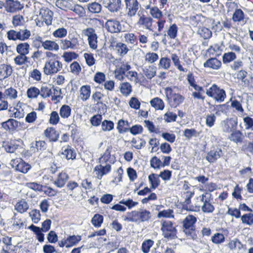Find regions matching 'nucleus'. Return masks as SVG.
<instances>
[{
    "mask_svg": "<svg viewBox=\"0 0 253 253\" xmlns=\"http://www.w3.org/2000/svg\"><path fill=\"white\" fill-rule=\"evenodd\" d=\"M228 138L231 141L236 143V144H241L243 142L244 136L243 133L240 130H234L231 132Z\"/></svg>",
    "mask_w": 253,
    "mask_h": 253,
    "instance_id": "a211bd4d",
    "label": "nucleus"
},
{
    "mask_svg": "<svg viewBox=\"0 0 253 253\" xmlns=\"http://www.w3.org/2000/svg\"><path fill=\"white\" fill-rule=\"evenodd\" d=\"M151 105L156 110H163L165 107V103L162 99L159 97H155L150 102Z\"/></svg>",
    "mask_w": 253,
    "mask_h": 253,
    "instance_id": "bb28decb",
    "label": "nucleus"
},
{
    "mask_svg": "<svg viewBox=\"0 0 253 253\" xmlns=\"http://www.w3.org/2000/svg\"><path fill=\"white\" fill-rule=\"evenodd\" d=\"M105 28L107 31L111 33H118L125 32L120 23L116 20H108L105 23Z\"/></svg>",
    "mask_w": 253,
    "mask_h": 253,
    "instance_id": "0eeeda50",
    "label": "nucleus"
},
{
    "mask_svg": "<svg viewBox=\"0 0 253 253\" xmlns=\"http://www.w3.org/2000/svg\"><path fill=\"white\" fill-rule=\"evenodd\" d=\"M198 33L201 37H203L204 39H209L211 37L212 35L211 31L209 29L206 27H201L199 28Z\"/></svg>",
    "mask_w": 253,
    "mask_h": 253,
    "instance_id": "4c0bfd02",
    "label": "nucleus"
},
{
    "mask_svg": "<svg viewBox=\"0 0 253 253\" xmlns=\"http://www.w3.org/2000/svg\"><path fill=\"white\" fill-rule=\"evenodd\" d=\"M103 131H110L114 128V123L111 121L104 120L101 124Z\"/></svg>",
    "mask_w": 253,
    "mask_h": 253,
    "instance_id": "680f3d73",
    "label": "nucleus"
},
{
    "mask_svg": "<svg viewBox=\"0 0 253 253\" xmlns=\"http://www.w3.org/2000/svg\"><path fill=\"white\" fill-rule=\"evenodd\" d=\"M126 42L131 44H135L137 42L136 36L133 33H127L124 36Z\"/></svg>",
    "mask_w": 253,
    "mask_h": 253,
    "instance_id": "338daca9",
    "label": "nucleus"
},
{
    "mask_svg": "<svg viewBox=\"0 0 253 253\" xmlns=\"http://www.w3.org/2000/svg\"><path fill=\"white\" fill-rule=\"evenodd\" d=\"M196 221V217L192 215L187 216L183 221L184 233L193 239L197 238L194 225Z\"/></svg>",
    "mask_w": 253,
    "mask_h": 253,
    "instance_id": "f03ea898",
    "label": "nucleus"
},
{
    "mask_svg": "<svg viewBox=\"0 0 253 253\" xmlns=\"http://www.w3.org/2000/svg\"><path fill=\"white\" fill-rule=\"evenodd\" d=\"M62 155H63L67 160H74L76 158V153L75 150L69 145L62 148Z\"/></svg>",
    "mask_w": 253,
    "mask_h": 253,
    "instance_id": "5701e85b",
    "label": "nucleus"
},
{
    "mask_svg": "<svg viewBox=\"0 0 253 253\" xmlns=\"http://www.w3.org/2000/svg\"><path fill=\"white\" fill-rule=\"evenodd\" d=\"M9 112H12V114H10V116L11 117L20 119L23 118L25 115L24 110L21 108H13L12 109H9Z\"/></svg>",
    "mask_w": 253,
    "mask_h": 253,
    "instance_id": "72a5a7b5",
    "label": "nucleus"
},
{
    "mask_svg": "<svg viewBox=\"0 0 253 253\" xmlns=\"http://www.w3.org/2000/svg\"><path fill=\"white\" fill-rule=\"evenodd\" d=\"M151 214L149 211L146 210H140V222L148 221L151 217Z\"/></svg>",
    "mask_w": 253,
    "mask_h": 253,
    "instance_id": "3c124183",
    "label": "nucleus"
},
{
    "mask_svg": "<svg viewBox=\"0 0 253 253\" xmlns=\"http://www.w3.org/2000/svg\"><path fill=\"white\" fill-rule=\"evenodd\" d=\"M166 89L169 91V97L168 95H167V96L169 99V102L171 107L176 108L184 101V96L178 93H173L172 89L170 87H167Z\"/></svg>",
    "mask_w": 253,
    "mask_h": 253,
    "instance_id": "423d86ee",
    "label": "nucleus"
},
{
    "mask_svg": "<svg viewBox=\"0 0 253 253\" xmlns=\"http://www.w3.org/2000/svg\"><path fill=\"white\" fill-rule=\"evenodd\" d=\"M69 178L68 175L64 172H61L58 174L57 179L54 184L59 188L63 187Z\"/></svg>",
    "mask_w": 253,
    "mask_h": 253,
    "instance_id": "6ab92c4d",
    "label": "nucleus"
},
{
    "mask_svg": "<svg viewBox=\"0 0 253 253\" xmlns=\"http://www.w3.org/2000/svg\"><path fill=\"white\" fill-rule=\"evenodd\" d=\"M25 23L24 17L20 15H16L13 17L12 24L14 26L23 25Z\"/></svg>",
    "mask_w": 253,
    "mask_h": 253,
    "instance_id": "4d7b16f0",
    "label": "nucleus"
},
{
    "mask_svg": "<svg viewBox=\"0 0 253 253\" xmlns=\"http://www.w3.org/2000/svg\"><path fill=\"white\" fill-rule=\"evenodd\" d=\"M31 168V166L28 163H26L23 161H20V162L16 165L15 169L21 172L26 173Z\"/></svg>",
    "mask_w": 253,
    "mask_h": 253,
    "instance_id": "473e14b6",
    "label": "nucleus"
},
{
    "mask_svg": "<svg viewBox=\"0 0 253 253\" xmlns=\"http://www.w3.org/2000/svg\"><path fill=\"white\" fill-rule=\"evenodd\" d=\"M111 150V146H108L104 154L99 159L100 163H106L108 161L110 157V153Z\"/></svg>",
    "mask_w": 253,
    "mask_h": 253,
    "instance_id": "603ef678",
    "label": "nucleus"
},
{
    "mask_svg": "<svg viewBox=\"0 0 253 253\" xmlns=\"http://www.w3.org/2000/svg\"><path fill=\"white\" fill-rule=\"evenodd\" d=\"M29 215L31 217L33 222L37 223L40 220L41 213L39 210H33L29 212Z\"/></svg>",
    "mask_w": 253,
    "mask_h": 253,
    "instance_id": "8fccbe9b",
    "label": "nucleus"
},
{
    "mask_svg": "<svg viewBox=\"0 0 253 253\" xmlns=\"http://www.w3.org/2000/svg\"><path fill=\"white\" fill-rule=\"evenodd\" d=\"M170 59L167 57H162L160 59L159 63L158 64L159 69H163L168 70L170 66Z\"/></svg>",
    "mask_w": 253,
    "mask_h": 253,
    "instance_id": "58836bf2",
    "label": "nucleus"
},
{
    "mask_svg": "<svg viewBox=\"0 0 253 253\" xmlns=\"http://www.w3.org/2000/svg\"><path fill=\"white\" fill-rule=\"evenodd\" d=\"M153 19L150 17L141 16L139 18L138 23L139 24L143 25L147 29L152 31L151 27L152 26Z\"/></svg>",
    "mask_w": 253,
    "mask_h": 253,
    "instance_id": "cd10ccee",
    "label": "nucleus"
},
{
    "mask_svg": "<svg viewBox=\"0 0 253 253\" xmlns=\"http://www.w3.org/2000/svg\"><path fill=\"white\" fill-rule=\"evenodd\" d=\"M19 126V122L16 120L10 119L7 121L1 123V126L5 129H15Z\"/></svg>",
    "mask_w": 253,
    "mask_h": 253,
    "instance_id": "393cba45",
    "label": "nucleus"
},
{
    "mask_svg": "<svg viewBox=\"0 0 253 253\" xmlns=\"http://www.w3.org/2000/svg\"><path fill=\"white\" fill-rule=\"evenodd\" d=\"M241 221L243 223L246 224L248 225L253 224V214L252 213L244 214L241 217Z\"/></svg>",
    "mask_w": 253,
    "mask_h": 253,
    "instance_id": "49530a36",
    "label": "nucleus"
},
{
    "mask_svg": "<svg viewBox=\"0 0 253 253\" xmlns=\"http://www.w3.org/2000/svg\"><path fill=\"white\" fill-rule=\"evenodd\" d=\"M127 15L131 17L136 15L139 8V3L137 0H125Z\"/></svg>",
    "mask_w": 253,
    "mask_h": 253,
    "instance_id": "6e6552de",
    "label": "nucleus"
},
{
    "mask_svg": "<svg viewBox=\"0 0 253 253\" xmlns=\"http://www.w3.org/2000/svg\"><path fill=\"white\" fill-rule=\"evenodd\" d=\"M40 93V90L36 87H31L27 91V96L29 98H36Z\"/></svg>",
    "mask_w": 253,
    "mask_h": 253,
    "instance_id": "09e8293b",
    "label": "nucleus"
},
{
    "mask_svg": "<svg viewBox=\"0 0 253 253\" xmlns=\"http://www.w3.org/2000/svg\"><path fill=\"white\" fill-rule=\"evenodd\" d=\"M40 92L41 95L43 98L49 97L52 94L51 88L47 85H42Z\"/></svg>",
    "mask_w": 253,
    "mask_h": 253,
    "instance_id": "69168bd1",
    "label": "nucleus"
},
{
    "mask_svg": "<svg viewBox=\"0 0 253 253\" xmlns=\"http://www.w3.org/2000/svg\"><path fill=\"white\" fill-rule=\"evenodd\" d=\"M244 14L243 11L240 9H236L232 17V19L234 22H240L243 20Z\"/></svg>",
    "mask_w": 253,
    "mask_h": 253,
    "instance_id": "de8ad7c7",
    "label": "nucleus"
},
{
    "mask_svg": "<svg viewBox=\"0 0 253 253\" xmlns=\"http://www.w3.org/2000/svg\"><path fill=\"white\" fill-rule=\"evenodd\" d=\"M78 45V41L77 38L68 37L64 40H60V47L63 50L74 49Z\"/></svg>",
    "mask_w": 253,
    "mask_h": 253,
    "instance_id": "1a4fd4ad",
    "label": "nucleus"
},
{
    "mask_svg": "<svg viewBox=\"0 0 253 253\" xmlns=\"http://www.w3.org/2000/svg\"><path fill=\"white\" fill-rule=\"evenodd\" d=\"M237 122L233 118H228L221 122V125L223 131L227 133L232 132L237 126Z\"/></svg>",
    "mask_w": 253,
    "mask_h": 253,
    "instance_id": "9d476101",
    "label": "nucleus"
},
{
    "mask_svg": "<svg viewBox=\"0 0 253 253\" xmlns=\"http://www.w3.org/2000/svg\"><path fill=\"white\" fill-rule=\"evenodd\" d=\"M30 45L27 42L20 43L17 45L16 51L19 54L25 55L29 52Z\"/></svg>",
    "mask_w": 253,
    "mask_h": 253,
    "instance_id": "a878e982",
    "label": "nucleus"
},
{
    "mask_svg": "<svg viewBox=\"0 0 253 253\" xmlns=\"http://www.w3.org/2000/svg\"><path fill=\"white\" fill-rule=\"evenodd\" d=\"M84 56L85 60L86 63L88 66H92L95 63V59L94 58L93 54L85 53H84Z\"/></svg>",
    "mask_w": 253,
    "mask_h": 253,
    "instance_id": "6e6d98bb",
    "label": "nucleus"
},
{
    "mask_svg": "<svg viewBox=\"0 0 253 253\" xmlns=\"http://www.w3.org/2000/svg\"><path fill=\"white\" fill-rule=\"evenodd\" d=\"M223 155V152L220 149L211 150L208 153L206 159L210 163H214Z\"/></svg>",
    "mask_w": 253,
    "mask_h": 253,
    "instance_id": "ddd939ff",
    "label": "nucleus"
},
{
    "mask_svg": "<svg viewBox=\"0 0 253 253\" xmlns=\"http://www.w3.org/2000/svg\"><path fill=\"white\" fill-rule=\"evenodd\" d=\"M206 94L218 102H223L226 97L224 90L220 88L215 84H212L211 86L207 89Z\"/></svg>",
    "mask_w": 253,
    "mask_h": 253,
    "instance_id": "20e7f679",
    "label": "nucleus"
},
{
    "mask_svg": "<svg viewBox=\"0 0 253 253\" xmlns=\"http://www.w3.org/2000/svg\"><path fill=\"white\" fill-rule=\"evenodd\" d=\"M103 216L98 214H96L92 218L91 222L94 226L96 227H100L103 222Z\"/></svg>",
    "mask_w": 253,
    "mask_h": 253,
    "instance_id": "bf43d9fd",
    "label": "nucleus"
},
{
    "mask_svg": "<svg viewBox=\"0 0 253 253\" xmlns=\"http://www.w3.org/2000/svg\"><path fill=\"white\" fill-rule=\"evenodd\" d=\"M221 66V62L216 58H211L204 63V67L213 70H218Z\"/></svg>",
    "mask_w": 253,
    "mask_h": 253,
    "instance_id": "f3484780",
    "label": "nucleus"
},
{
    "mask_svg": "<svg viewBox=\"0 0 253 253\" xmlns=\"http://www.w3.org/2000/svg\"><path fill=\"white\" fill-rule=\"evenodd\" d=\"M126 126H129L127 121H125L122 119L119 121L117 128L120 133H123L128 131L129 128L125 127Z\"/></svg>",
    "mask_w": 253,
    "mask_h": 253,
    "instance_id": "f704fd0d",
    "label": "nucleus"
},
{
    "mask_svg": "<svg viewBox=\"0 0 253 253\" xmlns=\"http://www.w3.org/2000/svg\"><path fill=\"white\" fill-rule=\"evenodd\" d=\"M45 136L52 141H56L59 136V133L53 127H48L44 130Z\"/></svg>",
    "mask_w": 253,
    "mask_h": 253,
    "instance_id": "412c9836",
    "label": "nucleus"
},
{
    "mask_svg": "<svg viewBox=\"0 0 253 253\" xmlns=\"http://www.w3.org/2000/svg\"><path fill=\"white\" fill-rule=\"evenodd\" d=\"M197 131L193 128L192 129H185L183 132V135L187 139H190L193 136L197 135Z\"/></svg>",
    "mask_w": 253,
    "mask_h": 253,
    "instance_id": "052dcab7",
    "label": "nucleus"
},
{
    "mask_svg": "<svg viewBox=\"0 0 253 253\" xmlns=\"http://www.w3.org/2000/svg\"><path fill=\"white\" fill-rule=\"evenodd\" d=\"M171 59L174 65L180 71L183 72H187L188 70L184 68L180 64L179 57L175 53H172L170 55Z\"/></svg>",
    "mask_w": 253,
    "mask_h": 253,
    "instance_id": "2f4dec72",
    "label": "nucleus"
},
{
    "mask_svg": "<svg viewBox=\"0 0 253 253\" xmlns=\"http://www.w3.org/2000/svg\"><path fill=\"white\" fill-rule=\"evenodd\" d=\"M159 175L155 173H152L148 176V179L151 183V187L152 189H156L160 185V180Z\"/></svg>",
    "mask_w": 253,
    "mask_h": 253,
    "instance_id": "c756f323",
    "label": "nucleus"
},
{
    "mask_svg": "<svg viewBox=\"0 0 253 253\" xmlns=\"http://www.w3.org/2000/svg\"><path fill=\"white\" fill-rule=\"evenodd\" d=\"M12 68L9 65H0V80L2 81L9 77L12 73Z\"/></svg>",
    "mask_w": 253,
    "mask_h": 253,
    "instance_id": "4468645a",
    "label": "nucleus"
},
{
    "mask_svg": "<svg viewBox=\"0 0 253 253\" xmlns=\"http://www.w3.org/2000/svg\"><path fill=\"white\" fill-rule=\"evenodd\" d=\"M161 230L164 237L169 240H173L177 238V230L170 221H163L162 222Z\"/></svg>",
    "mask_w": 253,
    "mask_h": 253,
    "instance_id": "7ed1b4c3",
    "label": "nucleus"
},
{
    "mask_svg": "<svg viewBox=\"0 0 253 253\" xmlns=\"http://www.w3.org/2000/svg\"><path fill=\"white\" fill-rule=\"evenodd\" d=\"M29 209L28 203L24 200H21L15 206L16 210L20 213H23Z\"/></svg>",
    "mask_w": 253,
    "mask_h": 253,
    "instance_id": "e433bc0d",
    "label": "nucleus"
},
{
    "mask_svg": "<svg viewBox=\"0 0 253 253\" xmlns=\"http://www.w3.org/2000/svg\"><path fill=\"white\" fill-rule=\"evenodd\" d=\"M43 22L46 25H50L52 23L53 12L49 9H41L40 12Z\"/></svg>",
    "mask_w": 253,
    "mask_h": 253,
    "instance_id": "dca6fc26",
    "label": "nucleus"
},
{
    "mask_svg": "<svg viewBox=\"0 0 253 253\" xmlns=\"http://www.w3.org/2000/svg\"><path fill=\"white\" fill-rule=\"evenodd\" d=\"M42 47L45 50L57 51L59 48L58 44L54 41L46 40L43 42Z\"/></svg>",
    "mask_w": 253,
    "mask_h": 253,
    "instance_id": "c85d7f7f",
    "label": "nucleus"
},
{
    "mask_svg": "<svg viewBox=\"0 0 253 253\" xmlns=\"http://www.w3.org/2000/svg\"><path fill=\"white\" fill-rule=\"evenodd\" d=\"M154 241L151 240L144 241L142 245V251L144 253H148L150 248L153 245Z\"/></svg>",
    "mask_w": 253,
    "mask_h": 253,
    "instance_id": "864d4df0",
    "label": "nucleus"
},
{
    "mask_svg": "<svg viewBox=\"0 0 253 253\" xmlns=\"http://www.w3.org/2000/svg\"><path fill=\"white\" fill-rule=\"evenodd\" d=\"M116 48L120 53L121 56L126 55L128 51L126 45L122 42H118L116 45Z\"/></svg>",
    "mask_w": 253,
    "mask_h": 253,
    "instance_id": "37998d69",
    "label": "nucleus"
},
{
    "mask_svg": "<svg viewBox=\"0 0 253 253\" xmlns=\"http://www.w3.org/2000/svg\"><path fill=\"white\" fill-rule=\"evenodd\" d=\"M4 93V98H9L11 99H15L17 96V92L16 90L13 88L10 87L6 89Z\"/></svg>",
    "mask_w": 253,
    "mask_h": 253,
    "instance_id": "a19ab883",
    "label": "nucleus"
},
{
    "mask_svg": "<svg viewBox=\"0 0 253 253\" xmlns=\"http://www.w3.org/2000/svg\"><path fill=\"white\" fill-rule=\"evenodd\" d=\"M81 99L83 101H85L89 99L91 94L90 85H84L81 87L80 89Z\"/></svg>",
    "mask_w": 253,
    "mask_h": 253,
    "instance_id": "4be33fe9",
    "label": "nucleus"
},
{
    "mask_svg": "<svg viewBox=\"0 0 253 253\" xmlns=\"http://www.w3.org/2000/svg\"><path fill=\"white\" fill-rule=\"evenodd\" d=\"M236 58V55L234 52H228L225 53L222 56L224 63H229Z\"/></svg>",
    "mask_w": 253,
    "mask_h": 253,
    "instance_id": "a18cd8bd",
    "label": "nucleus"
},
{
    "mask_svg": "<svg viewBox=\"0 0 253 253\" xmlns=\"http://www.w3.org/2000/svg\"><path fill=\"white\" fill-rule=\"evenodd\" d=\"M211 195L206 192L197 198L199 202L195 205V209L192 207L189 209L190 211H199L200 208L203 212L205 213H212L214 210V207L211 204Z\"/></svg>",
    "mask_w": 253,
    "mask_h": 253,
    "instance_id": "f257e3e1",
    "label": "nucleus"
},
{
    "mask_svg": "<svg viewBox=\"0 0 253 253\" xmlns=\"http://www.w3.org/2000/svg\"><path fill=\"white\" fill-rule=\"evenodd\" d=\"M22 6L20 2L17 0H9L7 1V11L10 12H14L17 10H21Z\"/></svg>",
    "mask_w": 253,
    "mask_h": 253,
    "instance_id": "b1692460",
    "label": "nucleus"
},
{
    "mask_svg": "<svg viewBox=\"0 0 253 253\" xmlns=\"http://www.w3.org/2000/svg\"><path fill=\"white\" fill-rule=\"evenodd\" d=\"M81 236L80 235H72L69 236L67 238V241L68 242V244L67 245V247H70L76 245L81 240Z\"/></svg>",
    "mask_w": 253,
    "mask_h": 253,
    "instance_id": "79ce46f5",
    "label": "nucleus"
},
{
    "mask_svg": "<svg viewBox=\"0 0 253 253\" xmlns=\"http://www.w3.org/2000/svg\"><path fill=\"white\" fill-rule=\"evenodd\" d=\"M102 6L101 4L96 2L89 3L88 5V10L92 13H98L100 12Z\"/></svg>",
    "mask_w": 253,
    "mask_h": 253,
    "instance_id": "ea45409f",
    "label": "nucleus"
},
{
    "mask_svg": "<svg viewBox=\"0 0 253 253\" xmlns=\"http://www.w3.org/2000/svg\"><path fill=\"white\" fill-rule=\"evenodd\" d=\"M156 67L153 65L144 66L142 68V70L145 76L148 79H152L156 76Z\"/></svg>",
    "mask_w": 253,
    "mask_h": 253,
    "instance_id": "aec40b11",
    "label": "nucleus"
},
{
    "mask_svg": "<svg viewBox=\"0 0 253 253\" xmlns=\"http://www.w3.org/2000/svg\"><path fill=\"white\" fill-rule=\"evenodd\" d=\"M67 34V31L64 28H60L54 31L52 34L54 37L62 38L65 37Z\"/></svg>",
    "mask_w": 253,
    "mask_h": 253,
    "instance_id": "5fc2aeb1",
    "label": "nucleus"
},
{
    "mask_svg": "<svg viewBox=\"0 0 253 253\" xmlns=\"http://www.w3.org/2000/svg\"><path fill=\"white\" fill-rule=\"evenodd\" d=\"M140 210L132 211L127 212L126 215L123 216L124 220L128 222H140Z\"/></svg>",
    "mask_w": 253,
    "mask_h": 253,
    "instance_id": "2eb2a0df",
    "label": "nucleus"
},
{
    "mask_svg": "<svg viewBox=\"0 0 253 253\" xmlns=\"http://www.w3.org/2000/svg\"><path fill=\"white\" fill-rule=\"evenodd\" d=\"M103 4L110 12H117L121 8V0H103Z\"/></svg>",
    "mask_w": 253,
    "mask_h": 253,
    "instance_id": "9b49d317",
    "label": "nucleus"
},
{
    "mask_svg": "<svg viewBox=\"0 0 253 253\" xmlns=\"http://www.w3.org/2000/svg\"><path fill=\"white\" fill-rule=\"evenodd\" d=\"M62 68V64L59 61H46L43 68V72L46 75L57 73Z\"/></svg>",
    "mask_w": 253,
    "mask_h": 253,
    "instance_id": "39448f33",
    "label": "nucleus"
},
{
    "mask_svg": "<svg viewBox=\"0 0 253 253\" xmlns=\"http://www.w3.org/2000/svg\"><path fill=\"white\" fill-rule=\"evenodd\" d=\"M100 163V165L97 166L94 168V171H96V174L99 178H101L102 176L108 173L111 170V165L109 164Z\"/></svg>",
    "mask_w": 253,
    "mask_h": 253,
    "instance_id": "f8f14e48",
    "label": "nucleus"
},
{
    "mask_svg": "<svg viewBox=\"0 0 253 253\" xmlns=\"http://www.w3.org/2000/svg\"><path fill=\"white\" fill-rule=\"evenodd\" d=\"M158 58V54L154 52H149L145 55V60L151 64L156 61Z\"/></svg>",
    "mask_w": 253,
    "mask_h": 253,
    "instance_id": "13d9d810",
    "label": "nucleus"
},
{
    "mask_svg": "<svg viewBox=\"0 0 253 253\" xmlns=\"http://www.w3.org/2000/svg\"><path fill=\"white\" fill-rule=\"evenodd\" d=\"M71 107L67 105H64L60 109L59 114L62 118L67 119L71 115Z\"/></svg>",
    "mask_w": 253,
    "mask_h": 253,
    "instance_id": "c9c22d12",
    "label": "nucleus"
},
{
    "mask_svg": "<svg viewBox=\"0 0 253 253\" xmlns=\"http://www.w3.org/2000/svg\"><path fill=\"white\" fill-rule=\"evenodd\" d=\"M178 27L175 24L171 25L167 31L168 36L170 39H174L177 37Z\"/></svg>",
    "mask_w": 253,
    "mask_h": 253,
    "instance_id": "c03bdc74",
    "label": "nucleus"
},
{
    "mask_svg": "<svg viewBox=\"0 0 253 253\" xmlns=\"http://www.w3.org/2000/svg\"><path fill=\"white\" fill-rule=\"evenodd\" d=\"M27 60L28 57L22 54L17 55L14 59L15 63L18 65H22L25 64L27 62Z\"/></svg>",
    "mask_w": 253,
    "mask_h": 253,
    "instance_id": "e2e57ef3",
    "label": "nucleus"
},
{
    "mask_svg": "<svg viewBox=\"0 0 253 253\" xmlns=\"http://www.w3.org/2000/svg\"><path fill=\"white\" fill-rule=\"evenodd\" d=\"M225 239L224 236L222 234L217 233L215 234L211 238L213 243L218 244L224 242Z\"/></svg>",
    "mask_w": 253,
    "mask_h": 253,
    "instance_id": "0e129e2a",
    "label": "nucleus"
},
{
    "mask_svg": "<svg viewBox=\"0 0 253 253\" xmlns=\"http://www.w3.org/2000/svg\"><path fill=\"white\" fill-rule=\"evenodd\" d=\"M246 129L253 130V119L249 116L243 118Z\"/></svg>",
    "mask_w": 253,
    "mask_h": 253,
    "instance_id": "774afa93",
    "label": "nucleus"
},
{
    "mask_svg": "<svg viewBox=\"0 0 253 253\" xmlns=\"http://www.w3.org/2000/svg\"><path fill=\"white\" fill-rule=\"evenodd\" d=\"M120 89L121 92L126 96L129 95L132 90L131 84L127 82L122 83L120 84Z\"/></svg>",
    "mask_w": 253,
    "mask_h": 253,
    "instance_id": "7c9ffc66",
    "label": "nucleus"
}]
</instances>
